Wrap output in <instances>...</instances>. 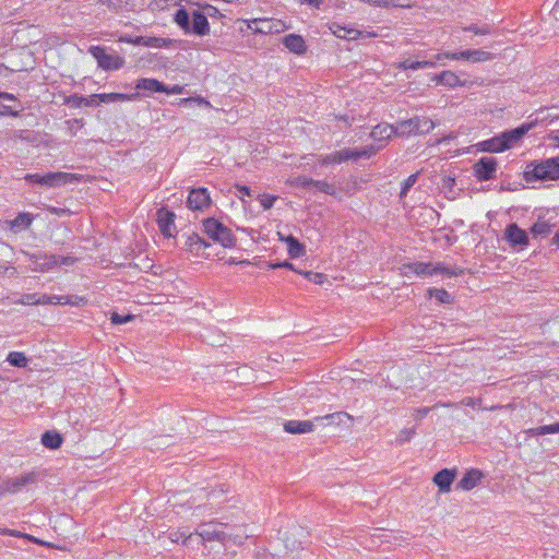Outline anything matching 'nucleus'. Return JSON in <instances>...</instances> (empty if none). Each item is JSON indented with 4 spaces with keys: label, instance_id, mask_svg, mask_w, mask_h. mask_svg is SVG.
<instances>
[{
    "label": "nucleus",
    "instance_id": "nucleus-43",
    "mask_svg": "<svg viewBox=\"0 0 559 559\" xmlns=\"http://www.w3.org/2000/svg\"><path fill=\"white\" fill-rule=\"evenodd\" d=\"M416 435V431L414 428H405L402 429L395 440V442L400 445L411 441V439Z\"/></svg>",
    "mask_w": 559,
    "mask_h": 559
},
{
    "label": "nucleus",
    "instance_id": "nucleus-6",
    "mask_svg": "<svg viewBox=\"0 0 559 559\" xmlns=\"http://www.w3.org/2000/svg\"><path fill=\"white\" fill-rule=\"evenodd\" d=\"M435 128V122L427 117H413L396 123L397 135L427 134Z\"/></svg>",
    "mask_w": 559,
    "mask_h": 559
},
{
    "label": "nucleus",
    "instance_id": "nucleus-60",
    "mask_svg": "<svg viewBox=\"0 0 559 559\" xmlns=\"http://www.w3.org/2000/svg\"><path fill=\"white\" fill-rule=\"evenodd\" d=\"M99 103V94H94L90 97H85L84 106H96Z\"/></svg>",
    "mask_w": 559,
    "mask_h": 559
},
{
    "label": "nucleus",
    "instance_id": "nucleus-31",
    "mask_svg": "<svg viewBox=\"0 0 559 559\" xmlns=\"http://www.w3.org/2000/svg\"><path fill=\"white\" fill-rule=\"evenodd\" d=\"M99 3L114 11L131 9L134 7V0H99Z\"/></svg>",
    "mask_w": 559,
    "mask_h": 559
},
{
    "label": "nucleus",
    "instance_id": "nucleus-56",
    "mask_svg": "<svg viewBox=\"0 0 559 559\" xmlns=\"http://www.w3.org/2000/svg\"><path fill=\"white\" fill-rule=\"evenodd\" d=\"M47 211L57 216H64L70 214V210L63 207L48 206Z\"/></svg>",
    "mask_w": 559,
    "mask_h": 559
},
{
    "label": "nucleus",
    "instance_id": "nucleus-36",
    "mask_svg": "<svg viewBox=\"0 0 559 559\" xmlns=\"http://www.w3.org/2000/svg\"><path fill=\"white\" fill-rule=\"evenodd\" d=\"M454 406L453 403L451 402H445V403H442V402H439L437 404H435L432 407H423V408H417L413 415L414 419L415 420H420L423 419L424 417H426L429 412L433 408H438V407H452Z\"/></svg>",
    "mask_w": 559,
    "mask_h": 559
},
{
    "label": "nucleus",
    "instance_id": "nucleus-16",
    "mask_svg": "<svg viewBox=\"0 0 559 559\" xmlns=\"http://www.w3.org/2000/svg\"><path fill=\"white\" fill-rule=\"evenodd\" d=\"M76 180L74 174L69 173H47L44 175L43 186L45 187H59Z\"/></svg>",
    "mask_w": 559,
    "mask_h": 559
},
{
    "label": "nucleus",
    "instance_id": "nucleus-22",
    "mask_svg": "<svg viewBox=\"0 0 559 559\" xmlns=\"http://www.w3.org/2000/svg\"><path fill=\"white\" fill-rule=\"evenodd\" d=\"M478 146L484 152L500 153L506 151V146L501 140V135H496L489 140L478 143Z\"/></svg>",
    "mask_w": 559,
    "mask_h": 559
},
{
    "label": "nucleus",
    "instance_id": "nucleus-47",
    "mask_svg": "<svg viewBox=\"0 0 559 559\" xmlns=\"http://www.w3.org/2000/svg\"><path fill=\"white\" fill-rule=\"evenodd\" d=\"M429 294L442 304H449L451 300V296L445 289L433 288L429 290Z\"/></svg>",
    "mask_w": 559,
    "mask_h": 559
},
{
    "label": "nucleus",
    "instance_id": "nucleus-10",
    "mask_svg": "<svg viewBox=\"0 0 559 559\" xmlns=\"http://www.w3.org/2000/svg\"><path fill=\"white\" fill-rule=\"evenodd\" d=\"M34 481V473H28L13 478H9L1 484L0 496L4 493H16L21 491L24 487H26L28 484H33Z\"/></svg>",
    "mask_w": 559,
    "mask_h": 559
},
{
    "label": "nucleus",
    "instance_id": "nucleus-41",
    "mask_svg": "<svg viewBox=\"0 0 559 559\" xmlns=\"http://www.w3.org/2000/svg\"><path fill=\"white\" fill-rule=\"evenodd\" d=\"M0 534L1 535L14 536V537H24V538H27L28 540H32L33 543H35L37 545H44V542H41L40 539H38V538L34 537V536H31L28 534L20 533V532L14 531V530L0 528Z\"/></svg>",
    "mask_w": 559,
    "mask_h": 559
},
{
    "label": "nucleus",
    "instance_id": "nucleus-13",
    "mask_svg": "<svg viewBox=\"0 0 559 559\" xmlns=\"http://www.w3.org/2000/svg\"><path fill=\"white\" fill-rule=\"evenodd\" d=\"M175 217H176L175 213L165 207H162L158 210L157 223H158L160 233L165 237L169 238V237L174 236V231L176 230Z\"/></svg>",
    "mask_w": 559,
    "mask_h": 559
},
{
    "label": "nucleus",
    "instance_id": "nucleus-9",
    "mask_svg": "<svg viewBox=\"0 0 559 559\" xmlns=\"http://www.w3.org/2000/svg\"><path fill=\"white\" fill-rule=\"evenodd\" d=\"M498 168V162L495 157L485 156L478 159L474 166L473 171L479 181H487L495 178Z\"/></svg>",
    "mask_w": 559,
    "mask_h": 559
},
{
    "label": "nucleus",
    "instance_id": "nucleus-61",
    "mask_svg": "<svg viewBox=\"0 0 559 559\" xmlns=\"http://www.w3.org/2000/svg\"><path fill=\"white\" fill-rule=\"evenodd\" d=\"M364 1L369 4L376 5V7H381V8L390 7V2H388V0H364Z\"/></svg>",
    "mask_w": 559,
    "mask_h": 559
},
{
    "label": "nucleus",
    "instance_id": "nucleus-15",
    "mask_svg": "<svg viewBox=\"0 0 559 559\" xmlns=\"http://www.w3.org/2000/svg\"><path fill=\"white\" fill-rule=\"evenodd\" d=\"M456 477L455 469L443 468L435 474L432 480L438 486L440 492H449L451 485Z\"/></svg>",
    "mask_w": 559,
    "mask_h": 559
},
{
    "label": "nucleus",
    "instance_id": "nucleus-4",
    "mask_svg": "<svg viewBox=\"0 0 559 559\" xmlns=\"http://www.w3.org/2000/svg\"><path fill=\"white\" fill-rule=\"evenodd\" d=\"M203 231L214 241L224 248L236 246V238L231 230L214 217L203 219Z\"/></svg>",
    "mask_w": 559,
    "mask_h": 559
},
{
    "label": "nucleus",
    "instance_id": "nucleus-18",
    "mask_svg": "<svg viewBox=\"0 0 559 559\" xmlns=\"http://www.w3.org/2000/svg\"><path fill=\"white\" fill-rule=\"evenodd\" d=\"M134 41L136 46L154 47V48H168L173 45L169 38H162L155 36H135Z\"/></svg>",
    "mask_w": 559,
    "mask_h": 559
},
{
    "label": "nucleus",
    "instance_id": "nucleus-21",
    "mask_svg": "<svg viewBox=\"0 0 559 559\" xmlns=\"http://www.w3.org/2000/svg\"><path fill=\"white\" fill-rule=\"evenodd\" d=\"M313 427L310 420H288L284 424V430L292 435L311 432Z\"/></svg>",
    "mask_w": 559,
    "mask_h": 559
},
{
    "label": "nucleus",
    "instance_id": "nucleus-17",
    "mask_svg": "<svg viewBox=\"0 0 559 559\" xmlns=\"http://www.w3.org/2000/svg\"><path fill=\"white\" fill-rule=\"evenodd\" d=\"M278 23L274 22L273 20L269 19H253L248 24V27L252 29L254 33H261V34H271V33H277L278 29Z\"/></svg>",
    "mask_w": 559,
    "mask_h": 559
},
{
    "label": "nucleus",
    "instance_id": "nucleus-62",
    "mask_svg": "<svg viewBox=\"0 0 559 559\" xmlns=\"http://www.w3.org/2000/svg\"><path fill=\"white\" fill-rule=\"evenodd\" d=\"M235 188L240 193V197H239L240 199L242 198V195H250L249 187L242 186V185H236Z\"/></svg>",
    "mask_w": 559,
    "mask_h": 559
},
{
    "label": "nucleus",
    "instance_id": "nucleus-20",
    "mask_svg": "<svg viewBox=\"0 0 559 559\" xmlns=\"http://www.w3.org/2000/svg\"><path fill=\"white\" fill-rule=\"evenodd\" d=\"M483 478V473L478 469H469L467 471L462 479L457 484V488L462 490H472L475 488L480 479Z\"/></svg>",
    "mask_w": 559,
    "mask_h": 559
},
{
    "label": "nucleus",
    "instance_id": "nucleus-28",
    "mask_svg": "<svg viewBox=\"0 0 559 559\" xmlns=\"http://www.w3.org/2000/svg\"><path fill=\"white\" fill-rule=\"evenodd\" d=\"M285 241L287 243L288 254L290 258L295 259L305 255L306 248L297 238L290 235L285 239Z\"/></svg>",
    "mask_w": 559,
    "mask_h": 559
},
{
    "label": "nucleus",
    "instance_id": "nucleus-11",
    "mask_svg": "<svg viewBox=\"0 0 559 559\" xmlns=\"http://www.w3.org/2000/svg\"><path fill=\"white\" fill-rule=\"evenodd\" d=\"M211 198L205 188L192 189L188 195L187 205L192 211H202L209 207Z\"/></svg>",
    "mask_w": 559,
    "mask_h": 559
},
{
    "label": "nucleus",
    "instance_id": "nucleus-53",
    "mask_svg": "<svg viewBox=\"0 0 559 559\" xmlns=\"http://www.w3.org/2000/svg\"><path fill=\"white\" fill-rule=\"evenodd\" d=\"M316 180L306 176H299L296 179V183L302 188L314 187Z\"/></svg>",
    "mask_w": 559,
    "mask_h": 559
},
{
    "label": "nucleus",
    "instance_id": "nucleus-34",
    "mask_svg": "<svg viewBox=\"0 0 559 559\" xmlns=\"http://www.w3.org/2000/svg\"><path fill=\"white\" fill-rule=\"evenodd\" d=\"M551 231V225L546 221H537L531 228L534 237L547 236Z\"/></svg>",
    "mask_w": 559,
    "mask_h": 559
},
{
    "label": "nucleus",
    "instance_id": "nucleus-46",
    "mask_svg": "<svg viewBox=\"0 0 559 559\" xmlns=\"http://www.w3.org/2000/svg\"><path fill=\"white\" fill-rule=\"evenodd\" d=\"M436 58L433 60H423V61H412L408 64L411 70H419V69H427V68H433L437 64Z\"/></svg>",
    "mask_w": 559,
    "mask_h": 559
},
{
    "label": "nucleus",
    "instance_id": "nucleus-42",
    "mask_svg": "<svg viewBox=\"0 0 559 559\" xmlns=\"http://www.w3.org/2000/svg\"><path fill=\"white\" fill-rule=\"evenodd\" d=\"M314 188L325 194L336 195V188L334 187V185L329 183L326 181L316 180Z\"/></svg>",
    "mask_w": 559,
    "mask_h": 559
},
{
    "label": "nucleus",
    "instance_id": "nucleus-63",
    "mask_svg": "<svg viewBox=\"0 0 559 559\" xmlns=\"http://www.w3.org/2000/svg\"><path fill=\"white\" fill-rule=\"evenodd\" d=\"M0 115H11L16 117L17 111H13L9 106L7 105H0Z\"/></svg>",
    "mask_w": 559,
    "mask_h": 559
},
{
    "label": "nucleus",
    "instance_id": "nucleus-24",
    "mask_svg": "<svg viewBox=\"0 0 559 559\" xmlns=\"http://www.w3.org/2000/svg\"><path fill=\"white\" fill-rule=\"evenodd\" d=\"M435 81L441 85L455 87L464 85L460 78L452 71H442L440 74L435 76Z\"/></svg>",
    "mask_w": 559,
    "mask_h": 559
},
{
    "label": "nucleus",
    "instance_id": "nucleus-45",
    "mask_svg": "<svg viewBox=\"0 0 559 559\" xmlns=\"http://www.w3.org/2000/svg\"><path fill=\"white\" fill-rule=\"evenodd\" d=\"M418 173L416 174H413L411 175L407 179H405L402 183V189H401V193H400V197L401 198H404L406 197L408 190L416 183L417 181V178H418Z\"/></svg>",
    "mask_w": 559,
    "mask_h": 559
},
{
    "label": "nucleus",
    "instance_id": "nucleus-33",
    "mask_svg": "<svg viewBox=\"0 0 559 559\" xmlns=\"http://www.w3.org/2000/svg\"><path fill=\"white\" fill-rule=\"evenodd\" d=\"M341 31H344V35H338V37L345 38L348 40H354V39H358V38H369V37L376 36V34H373V33L361 32V31H357V29H347L344 27H342Z\"/></svg>",
    "mask_w": 559,
    "mask_h": 559
},
{
    "label": "nucleus",
    "instance_id": "nucleus-37",
    "mask_svg": "<svg viewBox=\"0 0 559 559\" xmlns=\"http://www.w3.org/2000/svg\"><path fill=\"white\" fill-rule=\"evenodd\" d=\"M469 57L472 62H485L491 60L493 55L483 49H473L471 50Z\"/></svg>",
    "mask_w": 559,
    "mask_h": 559
},
{
    "label": "nucleus",
    "instance_id": "nucleus-30",
    "mask_svg": "<svg viewBox=\"0 0 559 559\" xmlns=\"http://www.w3.org/2000/svg\"><path fill=\"white\" fill-rule=\"evenodd\" d=\"M138 96H139L138 93H135V94H121V93L99 94V102L100 103H112V102H119V100H132V99H135Z\"/></svg>",
    "mask_w": 559,
    "mask_h": 559
},
{
    "label": "nucleus",
    "instance_id": "nucleus-3",
    "mask_svg": "<svg viewBox=\"0 0 559 559\" xmlns=\"http://www.w3.org/2000/svg\"><path fill=\"white\" fill-rule=\"evenodd\" d=\"M526 181L558 180L559 158H549L538 164H530L524 171Z\"/></svg>",
    "mask_w": 559,
    "mask_h": 559
},
{
    "label": "nucleus",
    "instance_id": "nucleus-25",
    "mask_svg": "<svg viewBox=\"0 0 559 559\" xmlns=\"http://www.w3.org/2000/svg\"><path fill=\"white\" fill-rule=\"evenodd\" d=\"M186 247L188 250L194 254H199L202 249L210 247V243L206 242L202 237L198 234L193 233L188 236L186 240Z\"/></svg>",
    "mask_w": 559,
    "mask_h": 559
},
{
    "label": "nucleus",
    "instance_id": "nucleus-40",
    "mask_svg": "<svg viewBox=\"0 0 559 559\" xmlns=\"http://www.w3.org/2000/svg\"><path fill=\"white\" fill-rule=\"evenodd\" d=\"M198 8L201 10L203 14H205V17H223V14L219 12V10L212 4L209 3H197Z\"/></svg>",
    "mask_w": 559,
    "mask_h": 559
},
{
    "label": "nucleus",
    "instance_id": "nucleus-23",
    "mask_svg": "<svg viewBox=\"0 0 559 559\" xmlns=\"http://www.w3.org/2000/svg\"><path fill=\"white\" fill-rule=\"evenodd\" d=\"M34 221V216L31 213H19L17 216L10 222L11 229L14 233L27 229Z\"/></svg>",
    "mask_w": 559,
    "mask_h": 559
},
{
    "label": "nucleus",
    "instance_id": "nucleus-12",
    "mask_svg": "<svg viewBox=\"0 0 559 559\" xmlns=\"http://www.w3.org/2000/svg\"><path fill=\"white\" fill-rule=\"evenodd\" d=\"M533 126H534L533 122L523 123L515 129L502 132L500 135H501V140L503 142V145H507L506 150L511 148L518 142H520L522 140V138L533 128Z\"/></svg>",
    "mask_w": 559,
    "mask_h": 559
},
{
    "label": "nucleus",
    "instance_id": "nucleus-44",
    "mask_svg": "<svg viewBox=\"0 0 559 559\" xmlns=\"http://www.w3.org/2000/svg\"><path fill=\"white\" fill-rule=\"evenodd\" d=\"M39 301L37 294H24L21 298L13 300L12 304L15 305H37Z\"/></svg>",
    "mask_w": 559,
    "mask_h": 559
},
{
    "label": "nucleus",
    "instance_id": "nucleus-38",
    "mask_svg": "<svg viewBox=\"0 0 559 559\" xmlns=\"http://www.w3.org/2000/svg\"><path fill=\"white\" fill-rule=\"evenodd\" d=\"M471 50L472 49L460 51V52L438 53L436 56V60H441L443 58H449V59H452V60L464 59V60L471 61V57H469Z\"/></svg>",
    "mask_w": 559,
    "mask_h": 559
},
{
    "label": "nucleus",
    "instance_id": "nucleus-64",
    "mask_svg": "<svg viewBox=\"0 0 559 559\" xmlns=\"http://www.w3.org/2000/svg\"><path fill=\"white\" fill-rule=\"evenodd\" d=\"M388 2H390V7H394V8H409L411 7L409 3L401 2V0H388Z\"/></svg>",
    "mask_w": 559,
    "mask_h": 559
},
{
    "label": "nucleus",
    "instance_id": "nucleus-26",
    "mask_svg": "<svg viewBox=\"0 0 559 559\" xmlns=\"http://www.w3.org/2000/svg\"><path fill=\"white\" fill-rule=\"evenodd\" d=\"M135 88L162 93V91H165V84L156 79H140L136 81Z\"/></svg>",
    "mask_w": 559,
    "mask_h": 559
},
{
    "label": "nucleus",
    "instance_id": "nucleus-52",
    "mask_svg": "<svg viewBox=\"0 0 559 559\" xmlns=\"http://www.w3.org/2000/svg\"><path fill=\"white\" fill-rule=\"evenodd\" d=\"M464 31L472 32L476 35H487L490 33V27L489 26L478 27L477 25L473 24V25L465 27Z\"/></svg>",
    "mask_w": 559,
    "mask_h": 559
},
{
    "label": "nucleus",
    "instance_id": "nucleus-58",
    "mask_svg": "<svg viewBox=\"0 0 559 559\" xmlns=\"http://www.w3.org/2000/svg\"><path fill=\"white\" fill-rule=\"evenodd\" d=\"M269 267H271V269H280V267H283V269H288V270H293V271H295V272H298V271L294 267V265H293L290 262H288V261H284V262H281V263H270V264H269Z\"/></svg>",
    "mask_w": 559,
    "mask_h": 559
},
{
    "label": "nucleus",
    "instance_id": "nucleus-29",
    "mask_svg": "<svg viewBox=\"0 0 559 559\" xmlns=\"http://www.w3.org/2000/svg\"><path fill=\"white\" fill-rule=\"evenodd\" d=\"M41 443L48 449H58L62 443V437L58 432L46 431L41 436Z\"/></svg>",
    "mask_w": 559,
    "mask_h": 559
},
{
    "label": "nucleus",
    "instance_id": "nucleus-49",
    "mask_svg": "<svg viewBox=\"0 0 559 559\" xmlns=\"http://www.w3.org/2000/svg\"><path fill=\"white\" fill-rule=\"evenodd\" d=\"M134 319L132 314L120 316L117 312L111 313L110 321L112 324H123Z\"/></svg>",
    "mask_w": 559,
    "mask_h": 559
},
{
    "label": "nucleus",
    "instance_id": "nucleus-48",
    "mask_svg": "<svg viewBox=\"0 0 559 559\" xmlns=\"http://www.w3.org/2000/svg\"><path fill=\"white\" fill-rule=\"evenodd\" d=\"M299 273L302 274L310 282H313L316 284H322L323 280L325 278V276L322 273H318V272L306 271V272H299Z\"/></svg>",
    "mask_w": 559,
    "mask_h": 559
},
{
    "label": "nucleus",
    "instance_id": "nucleus-8",
    "mask_svg": "<svg viewBox=\"0 0 559 559\" xmlns=\"http://www.w3.org/2000/svg\"><path fill=\"white\" fill-rule=\"evenodd\" d=\"M88 52L97 60L98 67L106 71L119 70L124 66V59L119 55H110L99 46H91Z\"/></svg>",
    "mask_w": 559,
    "mask_h": 559
},
{
    "label": "nucleus",
    "instance_id": "nucleus-5",
    "mask_svg": "<svg viewBox=\"0 0 559 559\" xmlns=\"http://www.w3.org/2000/svg\"><path fill=\"white\" fill-rule=\"evenodd\" d=\"M376 150L372 145L366 146L361 150L344 148L320 157L322 165L340 164L349 159L369 158L376 154Z\"/></svg>",
    "mask_w": 559,
    "mask_h": 559
},
{
    "label": "nucleus",
    "instance_id": "nucleus-35",
    "mask_svg": "<svg viewBox=\"0 0 559 559\" xmlns=\"http://www.w3.org/2000/svg\"><path fill=\"white\" fill-rule=\"evenodd\" d=\"M7 361L14 367H26L27 365V358L26 356L21 352H11L8 357Z\"/></svg>",
    "mask_w": 559,
    "mask_h": 559
},
{
    "label": "nucleus",
    "instance_id": "nucleus-50",
    "mask_svg": "<svg viewBox=\"0 0 559 559\" xmlns=\"http://www.w3.org/2000/svg\"><path fill=\"white\" fill-rule=\"evenodd\" d=\"M85 97L79 96L76 94L70 95L67 97L66 103L72 107L79 108L81 106H84Z\"/></svg>",
    "mask_w": 559,
    "mask_h": 559
},
{
    "label": "nucleus",
    "instance_id": "nucleus-2",
    "mask_svg": "<svg viewBox=\"0 0 559 559\" xmlns=\"http://www.w3.org/2000/svg\"><path fill=\"white\" fill-rule=\"evenodd\" d=\"M401 270L405 276H408L409 273H414L419 277L432 276L435 274H442L452 277L459 276L463 273L462 269L456 266H445L440 262L436 264L424 262L406 263L402 265Z\"/></svg>",
    "mask_w": 559,
    "mask_h": 559
},
{
    "label": "nucleus",
    "instance_id": "nucleus-39",
    "mask_svg": "<svg viewBox=\"0 0 559 559\" xmlns=\"http://www.w3.org/2000/svg\"><path fill=\"white\" fill-rule=\"evenodd\" d=\"M47 259L49 261L46 262L45 265H47L48 269L50 266H53V265H57V264L71 265L74 262V259L72 257H59V255H56V254H51Z\"/></svg>",
    "mask_w": 559,
    "mask_h": 559
},
{
    "label": "nucleus",
    "instance_id": "nucleus-55",
    "mask_svg": "<svg viewBox=\"0 0 559 559\" xmlns=\"http://www.w3.org/2000/svg\"><path fill=\"white\" fill-rule=\"evenodd\" d=\"M24 179L31 183H36V185L43 186L44 175L27 174Z\"/></svg>",
    "mask_w": 559,
    "mask_h": 559
},
{
    "label": "nucleus",
    "instance_id": "nucleus-19",
    "mask_svg": "<svg viewBox=\"0 0 559 559\" xmlns=\"http://www.w3.org/2000/svg\"><path fill=\"white\" fill-rule=\"evenodd\" d=\"M284 46L292 52L302 55L307 50L306 43L300 35L289 34L283 39Z\"/></svg>",
    "mask_w": 559,
    "mask_h": 559
},
{
    "label": "nucleus",
    "instance_id": "nucleus-7",
    "mask_svg": "<svg viewBox=\"0 0 559 559\" xmlns=\"http://www.w3.org/2000/svg\"><path fill=\"white\" fill-rule=\"evenodd\" d=\"M227 524L210 521L205 523H201L195 530V534H198L205 542H219L222 544H226L229 542L231 535L227 534L224 528Z\"/></svg>",
    "mask_w": 559,
    "mask_h": 559
},
{
    "label": "nucleus",
    "instance_id": "nucleus-14",
    "mask_svg": "<svg viewBox=\"0 0 559 559\" xmlns=\"http://www.w3.org/2000/svg\"><path fill=\"white\" fill-rule=\"evenodd\" d=\"M506 239L512 247H524L528 243V236L525 230L521 229L516 224H510L506 228Z\"/></svg>",
    "mask_w": 559,
    "mask_h": 559
},
{
    "label": "nucleus",
    "instance_id": "nucleus-32",
    "mask_svg": "<svg viewBox=\"0 0 559 559\" xmlns=\"http://www.w3.org/2000/svg\"><path fill=\"white\" fill-rule=\"evenodd\" d=\"M526 433L532 437L544 436L548 433H559V423L531 428L526 431Z\"/></svg>",
    "mask_w": 559,
    "mask_h": 559
},
{
    "label": "nucleus",
    "instance_id": "nucleus-27",
    "mask_svg": "<svg viewBox=\"0 0 559 559\" xmlns=\"http://www.w3.org/2000/svg\"><path fill=\"white\" fill-rule=\"evenodd\" d=\"M394 133L396 134V126L393 127L389 124H378L372 129L370 136L374 141H381L390 139Z\"/></svg>",
    "mask_w": 559,
    "mask_h": 559
},
{
    "label": "nucleus",
    "instance_id": "nucleus-51",
    "mask_svg": "<svg viewBox=\"0 0 559 559\" xmlns=\"http://www.w3.org/2000/svg\"><path fill=\"white\" fill-rule=\"evenodd\" d=\"M259 200L264 210H270L273 206L276 197L271 194H262L259 197Z\"/></svg>",
    "mask_w": 559,
    "mask_h": 559
},
{
    "label": "nucleus",
    "instance_id": "nucleus-54",
    "mask_svg": "<svg viewBox=\"0 0 559 559\" xmlns=\"http://www.w3.org/2000/svg\"><path fill=\"white\" fill-rule=\"evenodd\" d=\"M39 301L37 302V305H46V304H60L61 301V297L59 296H41L39 297Z\"/></svg>",
    "mask_w": 559,
    "mask_h": 559
},
{
    "label": "nucleus",
    "instance_id": "nucleus-57",
    "mask_svg": "<svg viewBox=\"0 0 559 559\" xmlns=\"http://www.w3.org/2000/svg\"><path fill=\"white\" fill-rule=\"evenodd\" d=\"M547 140L556 147H559V129L552 130L547 134Z\"/></svg>",
    "mask_w": 559,
    "mask_h": 559
},
{
    "label": "nucleus",
    "instance_id": "nucleus-1",
    "mask_svg": "<svg viewBox=\"0 0 559 559\" xmlns=\"http://www.w3.org/2000/svg\"><path fill=\"white\" fill-rule=\"evenodd\" d=\"M174 21L186 34H194L202 37L210 33L209 21L200 9L193 10L190 13L181 8L176 11Z\"/></svg>",
    "mask_w": 559,
    "mask_h": 559
},
{
    "label": "nucleus",
    "instance_id": "nucleus-59",
    "mask_svg": "<svg viewBox=\"0 0 559 559\" xmlns=\"http://www.w3.org/2000/svg\"><path fill=\"white\" fill-rule=\"evenodd\" d=\"M182 91H183V87L180 85H173V86L165 85V91H162V93L177 95V94H181Z\"/></svg>",
    "mask_w": 559,
    "mask_h": 559
}]
</instances>
